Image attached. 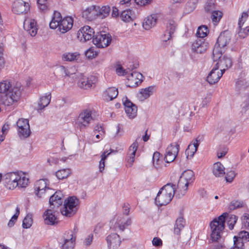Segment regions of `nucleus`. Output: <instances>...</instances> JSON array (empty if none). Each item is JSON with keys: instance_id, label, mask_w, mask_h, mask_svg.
Here are the masks:
<instances>
[{"instance_id": "nucleus-9", "label": "nucleus", "mask_w": 249, "mask_h": 249, "mask_svg": "<svg viewBox=\"0 0 249 249\" xmlns=\"http://www.w3.org/2000/svg\"><path fill=\"white\" fill-rule=\"evenodd\" d=\"M93 120L90 110L86 109L81 112L77 119V124L80 130L88 127Z\"/></svg>"}, {"instance_id": "nucleus-22", "label": "nucleus", "mask_w": 249, "mask_h": 249, "mask_svg": "<svg viewBox=\"0 0 249 249\" xmlns=\"http://www.w3.org/2000/svg\"><path fill=\"white\" fill-rule=\"evenodd\" d=\"M75 237H73V234L68 232L65 233L64 241L60 246L61 249H73L75 245Z\"/></svg>"}, {"instance_id": "nucleus-46", "label": "nucleus", "mask_w": 249, "mask_h": 249, "mask_svg": "<svg viewBox=\"0 0 249 249\" xmlns=\"http://www.w3.org/2000/svg\"><path fill=\"white\" fill-rule=\"evenodd\" d=\"M206 12H212L215 11V3L214 0H207L204 6Z\"/></svg>"}, {"instance_id": "nucleus-43", "label": "nucleus", "mask_w": 249, "mask_h": 249, "mask_svg": "<svg viewBox=\"0 0 249 249\" xmlns=\"http://www.w3.org/2000/svg\"><path fill=\"white\" fill-rule=\"evenodd\" d=\"M249 86V80L240 78L236 82L235 87L238 90L245 89Z\"/></svg>"}, {"instance_id": "nucleus-19", "label": "nucleus", "mask_w": 249, "mask_h": 249, "mask_svg": "<svg viewBox=\"0 0 249 249\" xmlns=\"http://www.w3.org/2000/svg\"><path fill=\"white\" fill-rule=\"evenodd\" d=\"M57 209H52L50 208L46 211L44 214L45 223L47 225H54L57 223L58 220L55 215V213L57 211Z\"/></svg>"}, {"instance_id": "nucleus-40", "label": "nucleus", "mask_w": 249, "mask_h": 249, "mask_svg": "<svg viewBox=\"0 0 249 249\" xmlns=\"http://www.w3.org/2000/svg\"><path fill=\"white\" fill-rule=\"evenodd\" d=\"M180 177L184 178V180L191 184L195 180V174L193 171L188 170L184 171Z\"/></svg>"}, {"instance_id": "nucleus-33", "label": "nucleus", "mask_w": 249, "mask_h": 249, "mask_svg": "<svg viewBox=\"0 0 249 249\" xmlns=\"http://www.w3.org/2000/svg\"><path fill=\"white\" fill-rule=\"evenodd\" d=\"M224 166L219 162L213 164V173L216 177H220L225 174Z\"/></svg>"}, {"instance_id": "nucleus-63", "label": "nucleus", "mask_w": 249, "mask_h": 249, "mask_svg": "<svg viewBox=\"0 0 249 249\" xmlns=\"http://www.w3.org/2000/svg\"><path fill=\"white\" fill-rule=\"evenodd\" d=\"M160 154L159 152H155L153 156V162L154 166L156 163V165H159L160 161Z\"/></svg>"}, {"instance_id": "nucleus-58", "label": "nucleus", "mask_w": 249, "mask_h": 249, "mask_svg": "<svg viewBox=\"0 0 249 249\" xmlns=\"http://www.w3.org/2000/svg\"><path fill=\"white\" fill-rule=\"evenodd\" d=\"M97 55V52L95 51L92 48H89L85 52V55L89 59H92Z\"/></svg>"}, {"instance_id": "nucleus-14", "label": "nucleus", "mask_w": 249, "mask_h": 249, "mask_svg": "<svg viewBox=\"0 0 249 249\" xmlns=\"http://www.w3.org/2000/svg\"><path fill=\"white\" fill-rule=\"evenodd\" d=\"M97 81V78L95 76L90 75L86 77L83 74H80V77L77 84L80 88L87 89L91 87Z\"/></svg>"}, {"instance_id": "nucleus-4", "label": "nucleus", "mask_w": 249, "mask_h": 249, "mask_svg": "<svg viewBox=\"0 0 249 249\" xmlns=\"http://www.w3.org/2000/svg\"><path fill=\"white\" fill-rule=\"evenodd\" d=\"M231 39V34L228 31H224L220 34L213 51L214 58H219V55L225 52L226 47L230 42Z\"/></svg>"}, {"instance_id": "nucleus-25", "label": "nucleus", "mask_w": 249, "mask_h": 249, "mask_svg": "<svg viewBox=\"0 0 249 249\" xmlns=\"http://www.w3.org/2000/svg\"><path fill=\"white\" fill-rule=\"evenodd\" d=\"M96 5H92L82 12L83 17L88 20L91 21L98 17Z\"/></svg>"}, {"instance_id": "nucleus-27", "label": "nucleus", "mask_w": 249, "mask_h": 249, "mask_svg": "<svg viewBox=\"0 0 249 249\" xmlns=\"http://www.w3.org/2000/svg\"><path fill=\"white\" fill-rule=\"evenodd\" d=\"M138 147V143L135 141L129 147L127 154V162L132 165L135 160L136 152Z\"/></svg>"}, {"instance_id": "nucleus-62", "label": "nucleus", "mask_w": 249, "mask_h": 249, "mask_svg": "<svg viewBox=\"0 0 249 249\" xmlns=\"http://www.w3.org/2000/svg\"><path fill=\"white\" fill-rule=\"evenodd\" d=\"M94 131L95 133H99L101 136H103L105 133V130L101 124L96 125L94 127Z\"/></svg>"}, {"instance_id": "nucleus-11", "label": "nucleus", "mask_w": 249, "mask_h": 249, "mask_svg": "<svg viewBox=\"0 0 249 249\" xmlns=\"http://www.w3.org/2000/svg\"><path fill=\"white\" fill-rule=\"evenodd\" d=\"M127 77L126 86L130 88H136L143 81V76L141 73L134 71L128 74Z\"/></svg>"}, {"instance_id": "nucleus-41", "label": "nucleus", "mask_w": 249, "mask_h": 249, "mask_svg": "<svg viewBox=\"0 0 249 249\" xmlns=\"http://www.w3.org/2000/svg\"><path fill=\"white\" fill-rule=\"evenodd\" d=\"M120 18L122 20L125 22L132 20L133 18L132 11L130 9L123 11L120 15Z\"/></svg>"}, {"instance_id": "nucleus-26", "label": "nucleus", "mask_w": 249, "mask_h": 249, "mask_svg": "<svg viewBox=\"0 0 249 249\" xmlns=\"http://www.w3.org/2000/svg\"><path fill=\"white\" fill-rule=\"evenodd\" d=\"M220 57L217 58V59H216V57L213 58V60L216 61L217 60H219V65L221 68H225L227 69L231 68L232 65L231 58L226 55H224L222 57V54H220ZM213 57H214L213 56Z\"/></svg>"}, {"instance_id": "nucleus-38", "label": "nucleus", "mask_w": 249, "mask_h": 249, "mask_svg": "<svg viewBox=\"0 0 249 249\" xmlns=\"http://www.w3.org/2000/svg\"><path fill=\"white\" fill-rule=\"evenodd\" d=\"M29 178H26L23 173L18 172V178H17V182H18V187L21 188L26 187L29 182Z\"/></svg>"}, {"instance_id": "nucleus-45", "label": "nucleus", "mask_w": 249, "mask_h": 249, "mask_svg": "<svg viewBox=\"0 0 249 249\" xmlns=\"http://www.w3.org/2000/svg\"><path fill=\"white\" fill-rule=\"evenodd\" d=\"M71 174L69 169L59 170L55 172V176L58 179H63L67 178Z\"/></svg>"}, {"instance_id": "nucleus-61", "label": "nucleus", "mask_w": 249, "mask_h": 249, "mask_svg": "<svg viewBox=\"0 0 249 249\" xmlns=\"http://www.w3.org/2000/svg\"><path fill=\"white\" fill-rule=\"evenodd\" d=\"M235 177V174L234 171H230L226 174L225 179L227 182H231Z\"/></svg>"}, {"instance_id": "nucleus-50", "label": "nucleus", "mask_w": 249, "mask_h": 249, "mask_svg": "<svg viewBox=\"0 0 249 249\" xmlns=\"http://www.w3.org/2000/svg\"><path fill=\"white\" fill-rule=\"evenodd\" d=\"M222 16V13L219 11H213L212 12L211 18L213 22H218Z\"/></svg>"}, {"instance_id": "nucleus-64", "label": "nucleus", "mask_w": 249, "mask_h": 249, "mask_svg": "<svg viewBox=\"0 0 249 249\" xmlns=\"http://www.w3.org/2000/svg\"><path fill=\"white\" fill-rule=\"evenodd\" d=\"M242 224L246 228L249 227V214L245 213L242 217Z\"/></svg>"}, {"instance_id": "nucleus-48", "label": "nucleus", "mask_w": 249, "mask_h": 249, "mask_svg": "<svg viewBox=\"0 0 249 249\" xmlns=\"http://www.w3.org/2000/svg\"><path fill=\"white\" fill-rule=\"evenodd\" d=\"M77 56V55L75 53H66L62 55V59L64 61L71 62L76 60Z\"/></svg>"}, {"instance_id": "nucleus-1", "label": "nucleus", "mask_w": 249, "mask_h": 249, "mask_svg": "<svg viewBox=\"0 0 249 249\" xmlns=\"http://www.w3.org/2000/svg\"><path fill=\"white\" fill-rule=\"evenodd\" d=\"M23 89L20 82L13 83L9 80L0 82V93H5L0 96L1 103L7 107L16 105L20 99Z\"/></svg>"}, {"instance_id": "nucleus-6", "label": "nucleus", "mask_w": 249, "mask_h": 249, "mask_svg": "<svg viewBox=\"0 0 249 249\" xmlns=\"http://www.w3.org/2000/svg\"><path fill=\"white\" fill-rule=\"evenodd\" d=\"M112 37L109 34L105 32H98L92 40L93 43L98 48H105L111 43Z\"/></svg>"}, {"instance_id": "nucleus-12", "label": "nucleus", "mask_w": 249, "mask_h": 249, "mask_svg": "<svg viewBox=\"0 0 249 249\" xmlns=\"http://www.w3.org/2000/svg\"><path fill=\"white\" fill-rule=\"evenodd\" d=\"M30 9V6L29 3L22 0L15 1L13 4L12 11L17 14H26Z\"/></svg>"}, {"instance_id": "nucleus-49", "label": "nucleus", "mask_w": 249, "mask_h": 249, "mask_svg": "<svg viewBox=\"0 0 249 249\" xmlns=\"http://www.w3.org/2000/svg\"><path fill=\"white\" fill-rule=\"evenodd\" d=\"M244 203L242 201L233 200L231 201L229 205V209L230 211L243 207Z\"/></svg>"}, {"instance_id": "nucleus-44", "label": "nucleus", "mask_w": 249, "mask_h": 249, "mask_svg": "<svg viewBox=\"0 0 249 249\" xmlns=\"http://www.w3.org/2000/svg\"><path fill=\"white\" fill-rule=\"evenodd\" d=\"M209 31V29L206 25H202L198 28L196 35L198 38H204L207 36Z\"/></svg>"}, {"instance_id": "nucleus-28", "label": "nucleus", "mask_w": 249, "mask_h": 249, "mask_svg": "<svg viewBox=\"0 0 249 249\" xmlns=\"http://www.w3.org/2000/svg\"><path fill=\"white\" fill-rule=\"evenodd\" d=\"M185 225V220L182 215L178 218L174 225V233L178 235H180L181 231L183 229Z\"/></svg>"}, {"instance_id": "nucleus-3", "label": "nucleus", "mask_w": 249, "mask_h": 249, "mask_svg": "<svg viewBox=\"0 0 249 249\" xmlns=\"http://www.w3.org/2000/svg\"><path fill=\"white\" fill-rule=\"evenodd\" d=\"M228 215V213H224L210 223V226L212 231L211 238L213 242H216L221 238L222 231L225 229L226 218Z\"/></svg>"}, {"instance_id": "nucleus-13", "label": "nucleus", "mask_w": 249, "mask_h": 249, "mask_svg": "<svg viewBox=\"0 0 249 249\" xmlns=\"http://www.w3.org/2000/svg\"><path fill=\"white\" fill-rule=\"evenodd\" d=\"M48 182V180L47 179H39L36 182L34 186V193L38 197H42L46 190L50 189Z\"/></svg>"}, {"instance_id": "nucleus-59", "label": "nucleus", "mask_w": 249, "mask_h": 249, "mask_svg": "<svg viewBox=\"0 0 249 249\" xmlns=\"http://www.w3.org/2000/svg\"><path fill=\"white\" fill-rule=\"evenodd\" d=\"M4 49L2 45H0V70L4 67L5 61L3 57Z\"/></svg>"}, {"instance_id": "nucleus-30", "label": "nucleus", "mask_w": 249, "mask_h": 249, "mask_svg": "<svg viewBox=\"0 0 249 249\" xmlns=\"http://www.w3.org/2000/svg\"><path fill=\"white\" fill-rule=\"evenodd\" d=\"M157 20L156 16L155 15L148 16L144 20L142 23L143 27L145 30H149L156 25Z\"/></svg>"}, {"instance_id": "nucleus-24", "label": "nucleus", "mask_w": 249, "mask_h": 249, "mask_svg": "<svg viewBox=\"0 0 249 249\" xmlns=\"http://www.w3.org/2000/svg\"><path fill=\"white\" fill-rule=\"evenodd\" d=\"M176 26L177 25L175 21L170 20L168 22L166 25V29L162 37L163 41L166 42L172 38V35L176 29Z\"/></svg>"}, {"instance_id": "nucleus-34", "label": "nucleus", "mask_w": 249, "mask_h": 249, "mask_svg": "<svg viewBox=\"0 0 249 249\" xmlns=\"http://www.w3.org/2000/svg\"><path fill=\"white\" fill-rule=\"evenodd\" d=\"M189 184L190 183L184 180V178L180 177L176 187V189H178L179 191L181 192L182 195L183 196L185 195L187 190H188V187Z\"/></svg>"}, {"instance_id": "nucleus-20", "label": "nucleus", "mask_w": 249, "mask_h": 249, "mask_svg": "<svg viewBox=\"0 0 249 249\" xmlns=\"http://www.w3.org/2000/svg\"><path fill=\"white\" fill-rule=\"evenodd\" d=\"M73 20L70 17H67L63 18L58 28L60 32L65 34L71 29L73 26Z\"/></svg>"}, {"instance_id": "nucleus-2", "label": "nucleus", "mask_w": 249, "mask_h": 249, "mask_svg": "<svg viewBox=\"0 0 249 249\" xmlns=\"http://www.w3.org/2000/svg\"><path fill=\"white\" fill-rule=\"evenodd\" d=\"M176 191V186L173 183H167L163 186L155 198L156 204L160 206L167 205L172 200Z\"/></svg>"}, {"instance_id": "nucleus-7", "label": "nucleus", "mask_w": 249, "mask_h": 249, "mask_svg": "<svg viewBox=\"0 0 249 249\" xmlns=\"http://www.w3.org/2000/svg\"><path fill=\"white\" fill-rule=\"evenodd\" d=\"M18 172L7 173L2 177L3 183L7 189L13 190L18 186Z\"/></svg>"}, {"instance_id": "nucleus-60", "label": "nucleus", "mask_w": 249, "mask_h": 249, "mask_svg": "<svg viewBox=\"0 0 249 249\" xmlns=\"http://www.w3.org/2000/svg\"><path fill=\"white\" fill-rule=\"evenodd\" d=\"M249 17V15L246 12H243L242 14L241 18H239L238 21L239 27L243 26L244 22L246 21Z\"/></svg>"}, {"instance_id": "nucleus-18", "label": "nucleus", "mask_w": 249, "mask_h": 249, "mask_svg": "<svg viewBox=\"0 0 249 249\" xmlns=\"http://www.w3.org/2000/svg\"><path fill=\"white\" fill-rule=\"evenodd\" d=\"M124 107V110L127 116L130 119H133L137 116V107L131 102L126 97L125 100L123 102Z\"/></svg>"}, {"instance_id": "nucleus-23", "label": "nucleus", "mask_w": 249, "mask_h": 249, "mask_svg": "<svg viewBox=\"0 0 249 249\" xmlns=\"http://www.w3.org/2000/svg\"><path fill=\"white\" fill-rule=\"evenodd\" d=\"M106 240L108 248L110 249L112 248L113 249H117L121 243L120 236L117 233H112L107 236L106 238Z\"/></svg>"}, {"instance_id": "nucleus-35", "label": "nucleus", "mask_w": 249, "mask_h": 249, "mask_svg": "<svg viewBox=\"0 0 249 249\" xmlns=\"http://www.w3.org/2000/svg\"><path fill=\"white\" fill-rule=\"evenodd\" d=\"M198 0H189L185 5L184 13L188 14L192 12L196 8Z\"/></svg>"}, {"instance_id": "nucleus-10", "label": "nucleus", "mask_w": 249, "mask_h": 249, "mask_svg": "<svg viewBox=\"0 0 249 249\" xmlns=\"http://www.w3.org/2000/svg\"><path fill=\"white\" fill-rule=\"evenodd\" d=\"M18 131L19 137L27 138L31 134L29 121L26 119H19L17 122Z\"/></svg>"}, {"instance_id": "nucleus-16", "label": "nucleus", "mask_w": 249, "mask_h": 249, "mask_svg": "<svg viewBox=\"0 0 249 249\" xmlns=\"http://www.w3.org/2000/svg\"><path fill=\"white\" fill-rule=\"evenodd\" d=\"M63 195L61 191H56L50 198V208L53 210L55 209H58L62 204L63 202Z\"/></svg>"}, {"instance_id": "nucleus-39", "label": "nucleus", "mask_w": 249, "mask_h": 249, "mask_svg": "<svg viewBox=\"0 0 249 249\" xmlns=\"http://www.w3.org/2000/svg\"><path fill=\"white\" fill-rule=\"evenodd\" d=\"M155 87L154 86H151L144 89H142L140 91V93L142 94L143 99H146L153 94L155 90Z\"/></svg>"}, {"instance_id": "nucleus-37", "label": "nucleus", "mask_w": 249, "mask_h": 249, "mask_svg": "<svg viewBox=\"0 0 249 249\" xmlns=\"http://www.w3.org/2000/svg\"><path fill=\"white\" fill-rule=\"evenodd\" d=\"M51 98V95L50 93H49L48 95H46L41 97L39 102L38 103L39 108L37 110L43 109L46 107H47L50 103Z\"/></svg>"}, {"instance_id": "nucleus-52", "label": "nucleus", "mask_w": 249, "mask_h": 249, "mask_svg": "<svg viewBox=\"0 0 249 249\" xmlns=\"http://www.w3.org/2000/svg\"><path fill=\"white\" fill-rule=\"evenodd\" d=\"M56 73L60 74V76L63 77L69 76L70 72L69 71L63 66L59 67L56 71Z\"/></svg>"}, {"instance_id": "nucleus-57", "label": "nucleus", "mask_w": 249, "mask_h": 249, "mask_svg": "<svg viewBox=\"0 0 249 249\" xmlns=\"http://www.w3.org/2000/svg\"><path fill=\"white\" fill-rule=\"evenodd\" d=\"M196 151L195 150V147H194L193 145L189 144L185 151L187 158H188L189 156L190 158H192Z\"/></svg>"}, {"instance_id": "nucleus-29", "label": "nucleus", "mask_w": 249, "mask_h": 249, "mask_svg": "<svg viewBox=\"0 0 249 249\" xmlns=\"http://www.w3.org/2000/svg\"><path fill=\"white\" fill-rule=\"evenodd\" d=\"M222 76V73H219V71L211 70L207 77V81L210 84L213 85L217 83Z\"/></svg>"}, {"instance_id": "nucleus-42", "label": "nucleus", "mask_w": 249, "mask_h": 249, "mask_svg": "<svg viewBox=\"0 0 249 249\" xmlns=\"http://www.w3.org/2000/svg\"><path fill=\"white\" fill-rule=\"evenodd\" d=\"M131 224V220L130 218H128L125 221H124V218L120 219H117L116 224L119 229L122 231H124L125 227L130 225Z\"/></svg>"}, {"instance_id": "nucleus-36", "label": "nucleus", "mask_w": 249, "mask_h": 249, "mask_svg": "<svg viewBox=\"0 0 249 249\" xmlns=\"http://www.w3.org/2000/svg\"><path fill=\"white\" fill-rule=\"evenodd\" d=\"M98 12V17L102 18H105L107 17L110 12V7L108 5L103 6L100 7L99 6H97L96 7Z\"/></svg>"}, {"instance_id": "nucleus-47", "label": "nucleus", "mask_w": 249, "mask_h": 249, "mask_svg": "<svg viewBox=\"0 0 249 249\" xmlns=\"http://www.w3.org/2000/svg\"><path fill=\"white\" fill-rule=\"evenodd\" d=\"M32 214L28 213L26 215L23 220L22 227L25 229L29 228L32 226Z\"/></svg>"}, {"instance_id": "nucleus-5", "label": "nucleus", "mask_w": 249, "mask_h": 249, "mask_svg": "<svg viewBox=\"0 0 249 249\" xmlns=\"http://www.w3.org/2000/svg\"><path fill=\"white\" fill-rule=\"evenodd\" d=\"M78 204L79 199L76 196L69 197L60 209L62 214L69 217L73 216L77 211Z\"/></svg>"}, {"instance_id": "nucleus-15", "label": "nucleus", "mask_w": 249, "mask_h": 249, "mask_svg": "<svg viewBox=\"0 0 249 249\" xmlns=\"http://www.w3.org/2000/svg\"><path fill=\"white\" fill-rule=\"evenodd\" d=\"M209 47V43L204 38H197L192 45V50L197 53H204Z\"/></svg>"}, {"instance_id": "nucleus-31", "label": "nucleus", "mask_w": 249, "mask_h": 249, "mask_svg": "<svg viewBox=\"0 0 249 249\" xmlns=\"http://www.w3.org/2000/svg\"><path fill=\"white\" fill-rule=\"evenodd\" d=\"M118 94V89L114 87H111L108 88L104 92V97L107 101H111L116 98Z\"/></svg>"}, {"instance_id": "nucleus-53", "label": "nucleus", "mask_w": 249, "mask_h": 249, "mask_svg": "<svg viewBox=\"0 0 249 249\" xmlns=\"http://www.w3.org/2000/svg\"><path fill=\"white\" fill-rule=\"evenodd\" d=\"M228 151V148L226 146L224 145L220 146L217 151V157L219 159L223 158L227 153Z\"/></svg>"}, {"instance_id": "nucleus-55", "label": "nucleus", "mask_w": 249, "mask_h": 249, "mask_svg": "<svg viewBox=\"0 0 249 249\" xmlns=\"http://www.w3.org/2000/svg\"><path fill=\"white\" fill-rule=\"evenodd\" d=\"M234 246L238 249H244V241H242L236 236H234Z\"/></svg>"}, {"instance_id": "nucleus-17", "label": "nucleus", "mask_w": 249, "mask_h": 249, "mask_svg": "<svg viewBox=\"0 0 249 249\" xmlns=\"http://www.w3.org/2000/svg\"><path fill=\"white\" fill-rule=\"evenodd\" d=\"M93 29L89 26H85L81 28L77 32V37L81 39L83 38L85 41L93 38L95 36Z\"/></svg>"}, {"instance_id": "nucleus-51", "label": "nucleus", "mask_w": 249, "mask_h": 249, "mask_svg": "<svg viewBox=\"0 0 249 249\" xmlns=\"http://www.w3.org/2000/svg\"><path fill=\"white\" fill-rule=\"evenodd\" d=\"M238 219V217L235 215H231L227 221V224L230 230H232L234 228L235 224Z\"/></svg>"}, {"instance_id": "nucleus-56", "label": "nucleus", "mask_w": 249, "mask_h": 249, "mask_svg": "<svg viewBox=\"0 0 249 249\" xmlns=\"http://www.w3.org/2000/svg\"><path fill=\"white\" fill-rule=\"evenodd\" d=\"M239 31L238 32V35L239 37L242 38H245L249 32V26H247L244 28L242 27H239Z\"/></svg>"}, {"instance_id": "nucleus-54", "label": "nucleus", "mask_w": 249, "mask_h": 249, "mask_svg": "<svg viewBox=\"0 0 249 249\" xmlns=\"http://www.w3.org/2000/svg\"><path fill=\"white\" fill-rule=\"evenodd\" d=\"M236 236L245 242L249 241V232L248 231H241L239 232L238 235Z\"/></svg>"}, {"instance_id": "nucleus-32", "label": "nucleus", "mask_w": 249, "mask_h": 249, "mask_svg": "<svg viewBox=\"0 0 249 249\" xmlns=\"http://www.w3.org/2000/svg\"><path fill=\"white\" fill-rule=\"evenodd\" d=\"M62 19L61 14L58 12L55 11L53 18L50 23V27L53 29H56L58 27Z\"/></svg>"}, {"instance_id": "nucleus-21", "label": "nucleus", "mask_w": 249, "mask_h": 249, "mask_svg": "<svg viewBox=\"0 0 249 249\" xmlns=\"http://www.w3.org/2000/svg\"><path fill=\"white\" fill-rule=\"evenodd\" d=\"M23 27L25 30L32 36H34L37 33L36 22L34 19H26L23 24Z\"/></svg>"}, {"instance_id": "nucleus-8", "label": "nucleus", "mask_w": 249, "mask_h": 249, "mask_svg": "<svg viewBox=\"0 0 249 249\" xmlns=\"http://www.w3.org/2000/svg\"><path fill=\"white\" fill-rule=\"evenodd\" d=\"M179 144L177 143L170 144L166 148L164 160L167 163H171L177 158L179 150Z\"/></svg>"}]
</instances>
